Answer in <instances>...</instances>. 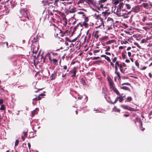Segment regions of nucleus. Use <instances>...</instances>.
<instances>
[{"mask_svg": "<svg viewBox=\"0 0 152 152\" xmlns=\"http://www.w3.org/2000/svg\"><path fill=\"white\" fill-rule=\"evenodd\" d=\"M69 0H55L54 1V4L55 6L57 7H60L62 8V6L64 5V4L65 2H61V1H68Z\"/></svg>", "mask_w": 152, "mask_h": 152, "instance_id": "7ed1b4c3", "label": "nucleus"}, {"mask_svg": "<svg viewBox=\"0 0 152 152\" xmlns=\"http://www.w3.org/2000/svg\"><path fill=\"white\" fill-rule=\"evenodd\" d=\"M20 13L22 16H21V20L23 21L28 20L29 18L27 15V10L26 9H21L20 11Z\"/></svg>", "mask_w": 152, "mask_h": 152, "instance_id": "f257e3e1", "label": "nucleus"}, {"mask_svg": "<svg viewBox=\"0 0 152 152\" xmlns=\"http://www.w3.org/2000/svg\"><path fill=\"white\" fill-rule=\"evenodd\" d=\"M102 13L104 15H106L107 14V11H105L104 12H102Z\"/></svg>", "mask_w": 152, "mask_h": 152, "instance_id": "13d9d810", "label": "nucleus"}, {"mask_svg": "<svg viewBox=\"0 0 152 152\" xmlns=\"http://www.w3.org/2000/svg\"><path fill=\"white\" fill-rule=\"evenodd\" d=\"M107 37L105 36L104 37H102L101 39V40H105L107 38Z\"/></svg>", "mask_w": 152, "mask_h": 152, "instance_id": "8fccbe9b", "label": "nucleus"}, {"mask_svg": "<svg viewBox=\"0 0 152 152\" xmlns=\"http://www.w3.org/2000/svg\"><path fill=\"white\" fill-rule=\"evenodd\" d=\"M74 45L75 44H73V43H72L70 44L69 47L71 48H74Z\"/></svg>", "mask_w": 152, "mask_h": 152, "instance_id": "09e8293b", "label": "nucleus"}, {"mask_svg": "<svg viewBox=\"0 0 152 152\" xmlns=\"http://www.w3.org/2000/svg\"><path fill=\"white\" fill-rule=\"evenodd\" d=\"M77 67H74L72 70L70 71L71 73L72 74V75L71 77H75L76 76V73L77 72Z\"/></svg>", "mask_w": 152, "mask_h": 152, "instance_id": "423d86ee", "label": "nucleus"}, {"mask_svg": "<svg viewBox=\"0 0 152 152\" xmlns=\"http://www.w3.org/2000/svg\"><path fill=\"white\" fill-rule=\"evenodd\" d=\"M56 72H54L53 73H52L50 76V79L51 80H54L56 77Z\"/></svg>", "mask_w": 152, "mask_h": 152, "instance_id": "1a4fd4ad", "label": "nucleus"}, {"mask_svg": "<svg viewBox=\"0 0 152 152\" xmlns=\"http://www.w3.org/2000/svg\"><path fill=\"white\" fill-rule=\"evenodd\" d=\"M122 56L123 59H125L126 58V55L123 53H122Z\"/></svg>", "mask_w": 152, "mask_h": 152, "instance_id": "79ce46f5", "label": "nucleus"}, {"mask_svg": "<svg viewBox=\"0 0 152 152\" xmlns=\"http://www.w3.org/2000/svg\"><path fill=\"white\" fill-rule=\"evenodd\" d=\"M152 18H147V16L145 15V16L143 17V18L142 19V21L144 22L145 20L146 19H148V20H151Z\"/></svg>", "mask_w": 152, "mask_h": 152, "instance_id": "aec40b11", "label": "nucleus"}, {"mask_svg": "<svg viewBox=\"0 0 152 152\" xmlns=\"http://www.w3.org/2000/svg\"><path fill=\"white\" fill-rule=\"evenodd\" d=\"M141 6L146 9H150V7H149V3H143L141 4Z\"/></svg>", "mask_w": 152, "mask_h": 152, "instance_id": "6e6552de", "label": "nucleus"}, {"mask_svg": "<svg viewBox=\"0 0 152 152\" xmlns=\"http://www.w3.org/2000/svg\"><path fill=\"white\" fill-rule=\"evenodd\" d=\"M77 14H82L83 16H85V15L84 14V13L82 12H77Z\"/></svg>", "mask_w": 152, "mask_h": 152, "instance_id": "58836bf2", "label": "nucleus"}, {"mask_svg": "<svg viewBox=\"0 0 152 152\" xmlns=\"http://www.w3.org/2000/svg\"><path fill=\"white\" fill-rule=\"evenodd\" d=\"M123 3H120L118 5V8L116 11V14L118 16H122L126 14L125 13L122 12L121 8H122Z\"/></svg>", "mask_w": 152, "mask_h": 152, "instance_id": "f03ea898", "label": "nucleus"}, {"mask_svg": "<svg viewBox=\"0 0 152 152\" xmlns=\"http://www.w3.org/2000/svg\"><path fill=\"white\" fill-rule=\"evenodd\" d=\"M140 9V7L139 6H137L134 8V11L135 12H137Z\"/></svg>", "mask_w": 152, "mask_h": 152, "instance_id": "4468645a", "label": "nucleus"}, {"mask_svg": "<svg viewBox=\"0 0 152 152\" xmlns=\"http://www.w3.org/2000/svg\"><path fill=\"white\" fill-rule=\"evenodd\" d=\"M86 2L87 3H88V2H89L91 3H93V0H87Z\"/></svg>", "mask_w": 152, "mask_h": 152, "instance_id": "ea45409f", "label": "nucleus"}, {"mask_svg": "<svg viewBox=\"0 0 152 152\" xmlns=\"http://www.w3.org/2000/svg\"><path fill=\"white\" fill-rule=\"evenodd\" d=\"M37 97V100H40L41 99V97H40V96L39 95Z\"/></svg>", "mask_w": 152, "mask_h": 152, "instance_id": "69168bd1", "label": "nucleus"}, {"mask_svg": "<svg viewBox=\"0 0 152 152\" xmlns=\"http://www.w3.org/2000/svg\"><path fill=\"white\" fill-rule=\"evenodd\" d=\"M62 20L64 22V25L66 26L67 24V19L65 17H64L62 18Z\"/></svg>", "mask_w": 152, "mask_h": 152, "instance_id": "dca6fc26", "label": "nucleus"}, {"mask_svg": "<svg viewBox=\"0 0 152 152\" xmlns=\"http://www.w3.org/2000/svg\"><path fill=\"white\" fill-rule=\"evenodd\" d=\"M63 69L64 70H66L67 69V66L66 65H64L62 66Z\"/></svg>", "mask_w": 152, "mask_h": 152, "instance_id": "6e6d98bb", "label": "nucleus"}, {"mask_svg": "<svg viewBox=\"0 0 152 152\" xmlns=\"http://www.w3.org/2000/svg\"><path fill=\"white\" fill-rule=\"evenodd\" d=\"M19 143V140L18 139L16 140H15V146L18 145Z\"/></svg>", "mask_w": 152, "mask_h": 152, "instance_id": "f704fd0d", "label": "nucleus"}, {"mask_svg": "<svg viewBox=\"0 0 152 152\" xmlns=\"http://www.w3.org/2000/svg\"><path fill=\"white\" fill-rule=\"evenodd\" d=\"M85 16V21L84 22H88V18L87 17H86V16Z\"/></svg>", "mask_w": 152, "mask_h": 152, "instance_id": "4c0bfd02", "label": "nucleus"}, {"mask_svg": "<svg viewBox=\"0 0 152 152\" xmlns=\"http://www.w3.org/2000/svg\"><path fill=\"white\" fill-rule=\"evenodd\" d=\"M46 57H43V56H42L41 57V61L40 62L42 61V60L43 59V63H45V58Z\"/></svg>", "mask_w": 152, "mask_h": 152, "instance_id": "c85d7f7f", "label": "nucleus"}, {"mask_svg": "<svg viewBox=\"0 0 152 152\" xmlns=\"http://www.w3.org/2000/svg\"><path fill=\"white\" fill-rule=\"evenodd\" d=\"M23 134L24 136L25 137H26L27 136V132H23Z\"/></svg>", "mask_w": 152, "mask_h": 152, "instance_id": "864d4df0", "label": "nucleus"}, {"mask_svg": "<svg viewBox=\"0 0 152 152\" xmlns=\"http://www.w3.org/2000/svg\"><path fill=\"white\" fill-rule=\"evenodd\" d=\"M100 58V57L99 56L97 57H94L92 59L93 60H96L97 59Z\"/></svg>", "mask_w": 152, "mask_h": 152, "instance_id": "4d7b16f0", "label": "nucleus"}, {"mask_svg": "<svg viewBox=\"0 0 152 152\" xmlns=\"http://www.w3.org/2000/svg\"><path fill=\"white\" fill-rule=\"evenodd\" d=\"M134 45H136L137 46V47H138V48H140V45L137 43L134 42Z\"/></svg>", "mask_w": 152, "mask_h": 152, "instance_id": "3c124183", "label": "nucleus"}, {"mask_svg": "<svg viewBox=\"0 0 152 152\" xmlns=\"http://www.w3.org/2000/svg\"><path fill=\"white\" fill-rule=\"evenodd\" d=\"M107 80L110 89H112L115 87L114 82L110 77H109L107 78Z\"/></svg>", "mask_w": 152, "mask_h": 152, "instance_id": "39448f33", "label": "nucleus"}, {"mask_svg": "<svg viewBox=\"0 0 152 152\" xmlns=\"http://www.w3.org/2000/svg\"><path fill=\"white\" fill-rule=\"evenodd\" d=\"M121 43L122 44H126L128 43L127 41L124 40L123 41H121Z\"/></svg>", "mask_w": 152, "mask_h": 152, "instance_id": "72a5a7b5", "label": "nucleus"}, {"mask_svg": "<svg viewBox=\"0 0 152 152\" xmlns=\"http://www.w3.org/2000/svg\"><path fill=\"white\" fill-rule=\"evenodd\" d=\"M127 85L130 86V83H123L121 84V85Z\"/></svg>", "mask_w": 152, "mask_h": 152, "instance_id": "c03bdc74", "label": "nucleus"}, {"mask_svg": "<svg viewBox=\"0 0 152 152\" xmlns=\"http://www.w3.org/2000/svg\"><path fill=\"white\" fill-rule=\"evenodd\" d=\"M118 97H117L114 102V103H115L118 101Z\"/></svg>", "mask_w": 152, "mask_h": 152, "instance_id": "680f3d73", "label": "nucleus"}, {"mask_svg": "<svg viewBox=\"0 0 152 152\" xmlns=\"http://www.w3.org/2000/svg\"><path fill=\"white\" fill-rule=\"evenodd\" d=\"M149 7H150V9L152 7V3L151 2H149Z\"/></svg>", "mask_w": 152, "mask_h": 152, "instance_id": "0e129e2a", "label": "nucleus"}, {"mask_svg": "<svg viewBox=\"0 0 152 152\" xmlns=\"http://www.w3.org/2000/svg\"><path fill=\"white\" fill-rule=\"evenodd\" d=\"M121 88L125 90H129V88L127 87L124 86L122 87Z\"/></svg>", "mask_w": 152, "mask_h": 152, "instance_id": "473e14b6", "label": "nucleus"}, {"mask_svg": "<svg viewBox=\"0 0 152 152\" xmlns=\"http://www.w3.org/2000/svg\"><path fill=\"white\" fill-rule=\"evenodd\" d=\"M135 64L138 67H139V63H138V61H137V60H136L135 61Z\"/></svg>", "mask_w": 152, "mask_h": 152, "instance_id": "a19ab883", "label": "nucleus"}, {"mask_svg": "<svg viewBox=\"0 0 152 152\" xmlns=\"http://www.w3.org/2000/svg\"><path fill=\"white\" fill-rule=\"evenodd\" d=\"M1 110H4L5 109V107L4 104H2L1 106V107L0 109Z\"/></svg>", "mask_w": 152, "mask_h": 152, "instance_id": "7c9ffc66", "label": "nucleus"}, {"mask_svg": "<svg viewBox=\"0 0 152 152\" xmlns=\"http://www.w3.org/2000/svg\"><path fill=\"white\" fill-rule=\"evenodd\" d=\"M139 121L140 123V125L139 126L140 129L142 131H143L145 130V128L142 127V122L141 120H139Z\"/></svg>", "mask_w": 152, "mask_h": 152, "instance_id": "6ab92c4d", "label": "nucleus"}, {"mask_svg": "<svg viewBox=\"0 0 152 152\" xmlns=\"http://www.w3.org/2000/svg\"><path fill=\"white\" fill-rule=\"evenodd\" d=\"M51 62H53V63L55 65H57L58 64V60L55 58L52 59Z\"/></svg>", "mask_w": 152, "mask_h": 152, "instance_id": "f3484780", "label": "nucleus"}, {"mask_svg": "<svg viewBox=\"0 0 152 152\" xmlns=\"http://www.w3.org/2000/svg\"><path fill=\"white\" fill-rule=\"evenodd\" d=\"M119 64H119L118 61H117L115 62V66H116L119 67Z\"/></svg>", "mask_w": 152, "mask_h": 152, "instance_id": "de8ad7c7", "label": "nucleus"}, {"mask_svg": "<svg viewBox=\"0 0 152 152\" xmlns=\"http://www.w3.org/2000/svg\"><path fill=\"white\" fill-rule=\"evenodd\" d=\"M112 62H115L117 61V57H115L113 58H112Z\"/></svg>", "mask_w": 152, "mask_h": 152, "instance_id": "c9c22d12", "label": "nucleus"}, {"mask_svg": "<svg viewBox=\"0 0 152 152\" xmlns=\"http://www.w3.org/2000/svg\"><path fill=\"white\" fill-rule=\"evenodd\" d=\"M66 39L67 41H68V42H72V41H71V40L70 39H69V38L67 37H66Z\"/></svg>", "mask_w": 152, "mask_h": 152, "instance_id": "052dcab7", "label": "nucleus"}, {"mask_svg": "<svg viewBox=\"0 0 152 152\" xmlns=\"http://www.w3.org/2000/svg\"><path fill=\"white\" fill-rule=\"evenodd\" d=\"M102 22L101 23V25H99V26H96L95 27V28H100L102 26Z\"/></svg>", "mask_w": 152, "mask_h": 152, "instance_id": "bf43d9fd", "label": "nucleus"}, {"mask_svg": "<svg viewBox=\"0 0 152 152\" xmlns=\"http://www.w3.org/2000/svg\"><path fill=\"white\" fill-rule=\"evenodd\" d=\"M79 24L82 27L83 26H84L86 28L88 26V23H87V22H86L84 21L82 23H79Z\"/></svg>", "mask_w": 152, "mask_h": 152, "instance_id": "9b49d317", "label": "nucleus"}, {"mask_svg": "<svg viewBox=\"0 0 152 152\" xmlns=\"http://www.w3.org/2000/svg\"><path fill=\"white\" fill-rule=\"evenodd\" d=\"M125 5L128 9H130L131 8L130 5L129 4H126Z\"/></svg>", "mask_w": 152, "mask_h": 152, "instance_id": "2f4dec72", "label": "nucleus"}, {"mask_svg": "<svg viewBox=\"0 0 152 152\" xmlns=\"http://www.w3.org/2000/svg\"><path fill=\"white\" fill-rule=\"evenodd\" d=\"M115 72L118 71V66H115Z\"/></svg>", "mask_w": 152, "mask_h": 152, "instance_id": "774afa93", "label": "nucleus"}, {"mask_svg": "<svg viewBox=\"0 0 152 152\" xmlns=\"http://www.w3.org/2000/svg\"><path fill=\"white\" fill-rule=\"evenodd\" d=\"M47 1L48 6L49 7H53V4H54V0H47Z\"/></svg>", "mask_w": 152, "mask_h": 152, "instance_id": "0eeeda50", "label": "nucleus"}, {"mask_svg": "<svg viewBox=\"0 0 152 152\" xmlns=\"http://www.w3.org/2000/svg\"><path fill=\"white\" fill-rule=\"evenodd\" d=\"M113 3L115 5H116L119 3V0H112Z\"/></svg>", "mask_w": 152, "mask_h": 152, "instance_id": "a878e982", "label": "nucleus"}, {"mask_svg": "<svg viewBox=\"0 0 152 152\" xmlns=\"http://www.w3.org/2000/svg\"><path fill=\"white\" fill-rule=\"evenodd\" d=\"M42 3L43 4V6H48L47 0H43L42 1Z\"/></svg>", "mask_w": 152, "mask_h": 152, "instance_id": "bb28decb", "label": "nucleus"}, {"mask_svg": "<svg viewBox=\"0 0 152 152\" xmlns=\"http://www.w3.org/2000/svg\"><path fill=\"white\" fill-rule=\"evenodd\" d=\"M121 107L124 109H126L128 110L132 111H137V109L130 107L128 105L122 104L121 105Z\"/></svg>", "mask_w": 152, "mask_h": 152, "instance_id": "20e7f679", "label": "nucleus"}, {"mask_svg": "<svg viewBox=\"0 0 152 152\" xmlns=\"http://www.w3.org/2000/svg\"><path fill=\"white\" fill-rule=\"evenodd\" d=\"M124 37L123 38V40H125L126 41H129L130 39V38L128 36L125 35V36L123 35Z\"/></svg>", "mask_w": 152, "mask_h": 152, "instance_id": "ddd939ff", "label": "nucleus"}, {"mask_svg": "<svg viewBox=\"0 0 152 152\" xmlns=\"http://www.w3.org/2000/svg\"><path fill=\"white\" fill-rule=\"evenodd\" d=\"M125 96H118V99H119V102H122L124 100V98Z\"/></svg>", "mask_w": 152, "mask_h": 152, "instance_id": "5701e85b", "label": "nucleus"}, {"mask_svg": "<svg viewBox=\"0 0 152 152\" xmlns=\"http://www.w3.org/2000/svg\"><path fill=\"white\" fill-rule=\"evenodd\" d=\"M112 90H113L117 95L120 96L119 92L116 88H115V87L112 88Z\"/></svg>", "mask_w": 152, "mask_h": 152, "instance_id": "f8f14e48", "label": "nucleus"}, {"mask_svg": "<svg viewBox=\"0 0 152 152\" xmlns=\"http://www.w3.org/2000/svg\"><path fill=\"white\" fill-rule=\"evenodd\" d=\"M109 62H110L111 60L110 58L106 56V57L105 58Z\"/></svg>", "mask_w": 152, "mask_h": 152, "instance_id": "e433bc0d", "label": "nucleus"}, {"mask_svg": "<svg viewBox=\"0 0 152 152\" xmlns=\"http://www.w3.org/2000/svg\"><path fill=\"white\" fill-rule=\"evenodd\" d=\"M45 57H48L49 60L50 61H52V59L51 58V57L50 56V53H48L45 56Z\"/></svg>", "mask_w": 152, "mask_h": 152, "instance_id": "4be33fe9", "label": "nucleus"}, {"mask_svg": "<svg viewBox=\"0 0 152 152\" xmlns=\"http://www.w3.org/2000/svg\"><path fill=\"white\" fill-rule=\"evenodd\" d=\"M106 47L107 48V49L105 50V51H109L110 50V47L109 46H106Z\"/></svg>", "mask_w": 152, "mask_h": 152, "instance_id": "37998d69", "label": "nucleus"}, {"mask_svg": "<svg viewBox=\"0 0 152 152\" xmlns=\"http://www.w3.org/2000/svg\"><path fill=\"white\" fill-rule=\"evenodd\" d=\"M110 65L112 66L113 67H114V64H113V62H111V61H110Z\"/></svg>", "mask_w": 152, "mask_h": 152, "instance_id": "e2e57ef3", "label": "nucleus"}, {"mask_svg": "<svg viewBox=\"0 0 152 152\" xmlns=\"http://www.w3.org/2000/svg\"><path fill=\"white\" fill-rule=\"evenodd\" d=\"M139 120H141L139 119L138 118H136L135 119L133 120V121L135 124H136L137 122H139Z\"/></svg>", "mask_w": 152, "mask_h": 152, "instance_id": "c756f323", "label": "nucleus"}, {"mask_svg": "<svg viewBox=\"0 0 152 152\" xmlns=\"http://www.w3.org/2000/svg\"><path fill=\"white\" fill-rule=\"evenodd\" d=\"M115 73L117 75L118 77L120 76V73L118 71L115 72Z\"/></svg>", "mask_w": 152, "mask_h": 152, "instance_id": "a18cd8bd", "label": "nucleus"}, {"mask_svg": "<svg viewBox=\"0 0 152 152\" xmlns=\"http://www.w3.org/2000/svg\"><path fill=\"white\" fill-rule=\"evenodd\" d=\"M76 11V9L75 8H71L69 10V12L70 13H74Z\"/></svg>", "mask_w": 152, "mask_h": 152, "instance_id": "a211bd4d", "label": "nucleus"}, {"mask_svg": "<svg viewBox=\"0 0 152 152\" xmlns=\"http://www.w3.org/2000/svg\"><path fill=\"white\" fill-rule=\"evenodd\" d=\"M84 1H85V0H80L78 2H79V3H84Z\"/></svg>", "mask_w": 152, "mask_h": 152, "instance_id": "338daca9", "label": "nucleus"}, {"mask_svg": "<svg viewBox=\"0 0 152 152\" xmlns=\"http://www.w3.org/2000/svg\"><path fill=\"white\" fill-rule=\"evenodd\" d=\"M146 41H147V40H146L145 39H142L141 41V42L142 43H143L146 42Z\"/></svg>", "mask_w": 152, "mask_h": 152, "instance_id": "49530a36", "label": "nucleus"}, {"mask_svg": "<svg viewBox=\"0 0 152 152\" xmlns=\"http://www.w3.org/2000/svg\"><path fill=\"white\" fill-rule=\"evenodd\" d=\"M81 84H82L83 85H86V83L85 80L83 78L81 79Z\"/></svg>", "mask_w": 152, "mask_h": 152, "instance_id": "393cba45", "label": "nucleus"}, {"mask_svg": "<svg viewBox=\"0 0 152 152\" xmlns=\"http://www.w3.org/2000/svg\"><path fill=\"white\" fill-rule=\"evenodd\" d=\"M99 52V50H94L93 52H94V53H98Z\"/></svg>", "mask_w": 152, "mask_h": 152, "instance_id": "603ef678", "label": "nucleus"}, {"mask_svg": "<svg viewBox=\"0 0 152 152\" xmlns=\"http://www.w3.org/2000/svg\"><path fill=\"white\" fill-rule=\"evenodd\" d=\"M124 5V4L123 3V5H122V8H121V10L122 11V12L124 13H125V14H129L130 13V12H129L128 13H127V12L123 8V6Z\"/></svg>", "mask_w": 152, "mask_h": 152, "instance_id": "412c9836", "label": "nucleus"}, {"mask_svg": "<svg viewBox=\"0 0 152 152\" xmlns=\"http://www.w3.org/2000/svg\"><path fill=\"white\" fill-rule=\"evenodd\" d=\"M146 13L147 15V18H149V17H152V16L151 15V14H150V15H148V13ZM152 19V18L151 19Z\"/></svg>", "mask_w": 152, "mask_h": 152, "instance_id": "5fc2aeb1", "label": "nucleus"}, {"mask_svg": "<svg viewBox=\"0 0 152 152\" xmlns=\"http://www.w3.org/2000/svg\"><path fill=\"white\" fill-rule=\"evenodd\" d=\"M99 31L98 30L96 31L94 35V37L96 39V40H97L99 37Z\"/></svg>", "mask_w": 152, "mask_h": 152, "instance_id": "9d476101", "label": "nucleus"}, {"mask_svg": "<svg viewBox=\"0 0 152 152\" xmlns=\"http://www.w3.org/2000/svg\"><path fill=\"white\" fill-rule=\"evenodd\" d=\"M38 108H36L33 111L31 112V115L32 117H33L36 113H37V111H38Z\"/></svg>", "mask_w": 152, "mask_h": 152, "instance_id": "2eb2a0df", "label": "nucleus"}, {"mask_svg": "<svg viewBox=\"0 0 152 152\" xmlns=\"http://www.w3.org/2000/svg\"><path fill=\"white\" fill-rule=\"evenodd\" d=\"M114 42V41L113 40H110L106 42V43L107 45H108L113 43Z\"/></svg>", "mask_w": 152, "mask_h": 152, "instance_id": "cd10ccee", "label": "nucleus"}, {"mask_svg": "<svg viewBox=\"0 0 152 152\" xmlns=\"http://www.w3.org/2000/svg\"><path fill=\"white\" fill-rule=\"evenodd\" d=\"M132 100V98L130 96H129L126 99V100H125V102H129Z\"/></svg>", "mask_w": 152, "mask_h": 152, "instance_id": "b1692460", "label": "nucleus"}]
</instances>
